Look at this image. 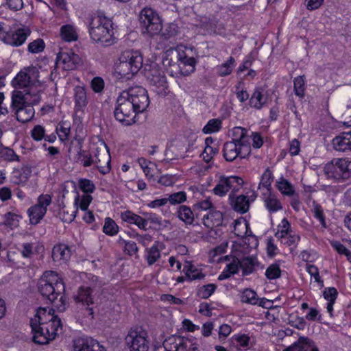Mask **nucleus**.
<instances>
[{
	"label": "nucleus",
	"mask_w": 351,
	"mask_h": 351,
	"mask_svg": "<svg viewBox=\"0 0 351 351\" xmlns=\"http://www.w3.org/2000/svg\"><path fill=\"white\" fill-rule=\"evenodd\" d=\"M311 346L310 339L300 337L298 341L295 342L291 346L287 348L283 351H307Z\"/></svg>",
	"instance_id": "ea45409f"
},
{
	"label": "nucleus",
	"mask_w": 351,
	"mask_h": 351,
	"mask_svg": "<svg viewBox=\"0 0 351 351\" xmlns=\"http://www.w3.org/2000/svg\"><path fill=\"white\" fill-rule=\"evenodd\" d=\"M73 160L75 162L82 165L84 167H90L94 163V159L91 155L87 151L82 150L81 147L78 149Z\"/></svg>",
	"instance_id": "473e14b6"
},
{
	"label": "nucleus",
	"mask_w": 351,
	"mask_h": 351,
	"mask_svg": "<svg viewBox=\"0 0 351 351\" xmlns=\"http://www.w3.org/2000/svg\"><path fill=\"white\" fill-rule=\"evenodd\" d=\"M243 180L238 176L221 178L213 189L214 193L219 196L225 195L229 190L238 191L242 186Z\"/></svg>",
	"instance_id": "f3484780"
},
{
	"label": "nucleus",
	"mask_w": 351,
	"mask_h": 351,
	"mask_svg": "<svg viewBox=\"0 0 351 351\" xmlns=\"http://www.w3.org/2000/svg\"><path fill=\"white\" fill-rule=\"evenodd\" d=\"M334 149L339 152L351 151V130L343 132L336 136L332 141Z\"/></svg>",
	"instance_id": "4be33fe9"
},
{
	"label": "nucleus",
	"mask_w": 351,
	"mask_h": 351,
	"mask_svg": "<svg viewBox=\"0 0 351 351\" xmlns=\"http://www.w3.org/2000/svg\"><path fill=\"white\" fill-rule=\"evenodd\" d=\"M92 199L93 197L89 194H84L82 197L77 195L74 201L75 208L77 210L78 208H80L82 210L86 211L92 202Z\"/></svg>",
	"instance_id": "37998d69"
},
{
	"label": "nucleus",
	"mask_w": 351,
	"mask_h": 351,
	"mask_svg": "<svg viewBox=\"0 0 351 351\" xmlns=\"http://www.w3.org/2000/svg\"><path fill=\"white\" fill-rule=\"evenodd\" d=\"M250 152V145H242L231 141L225 143L223 147V156L228 162H232L237 158H245Z\"/></svg>",
	"instance_id": "dca6fc26"
},
{
	"label": "nucleus",
	"mask_w": 351,
	"mask_h": 351,
	"mask_svg": "<svg viewBox=\"0 0 351 351\" xmlns=\"http://www.w3.org/2000/svg\"><path fill=\"white\" fill-rule=\"evenodd\" d=\"M38 77V69L36 66H29L17 74L12 84L15 88H25L24 90H40L42 83Z\"/></svg>",
	"instance_id": "39448f33"
},
{
	"label": "nucleus",
	"mask_w": 351,
	"mask_h": 351,
	"mask_svg": "<svg viewBox=\"0 0 351 351\" xmlns=\"http://www.w3.org/2000/svg\"><path fill=\"white\" fill-rule=\"evenodd\" d=\"M290 227L291 225L289 221L284 218L281 221V224L278 226V232L276 234V236L280 234L279 237L282 239L285 238L289 233Z\"/></svg>",
	"instance_id": "e2e57ef3"
},
{
	"label": "nucleus",
	"mask_w": 351,
	"mask_h": 351,
	"mask_svg": "<svg viewBox=\"0 0 351 351\" xmlns=\"http://www.w3.org/2000/svg\"><path fill=\"white\" fill-rule=\"evenodd\" d=\"M121 93L126 95L125 99L130 101L131 106L137 114L144 112L149 106V99L147 91L142 86H132Z\"/></svg>",
	"instance_id": "423d86ee"
},
{
	"label": "nucleus",
	"mask_w": 351,
	"mask_h": 351,
	"mask_svg": "<svg viewBox=\"0 0 351 351\" xmlns=\"http://www.w3.org/2000/svg\"><path fill=\"white\" fill-rule=\"evenodd\" d=\"M306 270L308 273L314 278L315 282H317L320 287H324V281L321 279L319 276V273L318 268L313 265H306Z\"/></svg>",
	"instance_id": "0e129e2a"
},
{
	"label": "nucleus",
	"mask_w": 351,
	"mask_h": 351,
	"mask_svg": "<svg viewBox=\"0 0 351 351\" xmlns=\"http://www.w3.org/2000/svg\"><path fill=\"white\" fill-rule=\"evenodd\" d=\"M78 185L79 188L86 193H91L95 189L93 182L88 179H80Z\"/></svg>",
	"instance_id": "052dcab7"
},
{
	"label": "nucleus",
	"mask_w": 351,
	"mask_h": 351,
	"mask_svg": "<svg viewBox=\"0 0 351 351\" xmlns=\"http://www.w3.org/2000/svg\"><path fill=\"white\" fill-rule=\"evenodd\" d=\"M30 326L32 332V340L37 344L44 345L49 343L51 340L50 337L45 335V331L40 329V326H42L39 322L36 321V317L31 319Z\"/></svg>",
	"instance_id": "aec40b11"
},
{
	"label": "nucleus",
	"mask_w": 351,
	"mask_h": 351,
	"mask_svg": "<svg viewBox=\"0 0 351 351\" xmlns=\"http://www.w3.org/2000/svg\"><path fill=\"white\" fill-rule=\"evenodd\" d=\"M167 202L172 205L180 204L186 200V193L184 191H179L170 195L166 197Z\"/></svg>",
	"instance_id": "603ef678"
},
{
	"label": "nucleus",
	"mask_w": 351,
	"mask_h": 351,
	"mask_svg": "<svg viewBox=\"0 0 351 351\" xmlns=\"http://www.w3.org/2000/svg\"><path fill=\"white\" fill-rule=\"evenodd\" d=\"M324 174L328 178L344 181L351 177V160L346 158H333L325 165Z\"/></svg>",
	"instance_id": "20e7f679"
},
{
	"label": "nucleus",
	"mask_w": 351,
	"mask_h": 351,
	"mask_svg": "<svg viewBox=\"0 0 351 351\" xmlns=\"http://www.w3.org/2000/svg\"><path fill=\"white\" fill-rule=\"evenodd\" d=\"M104 80L101 77H95L91 80L90 86L95 93H101L104 88Z\"/></svg>",
	"instance_id": "69168bd1"
},
{
	"label": "nucleus",
	"mask_w": 351,
	"mask_h": 351,
	"mask_svg": "<svg viewBox=\"0 0 351 351\" xmlns=\"http://www.w3.org/2000/svg\"><path fill=\"white\" fill-rule=\"evenodd\" d=\"M267 97L264 94V89L261 87L255 88L250 98V106L257 110L261 109L267 103Z\"/></svg>",
	"instance_id": "a878e982"
},
{
	"label": "nucleus",
	"mask_w": 351,
	"mask_h": 351,
	"mask_svg": "<svg viewBox=\"0 0 351 351\" xmlns=\"http://www.w3.org/2000/svg\"><path fill=\"white\" fill-rule=\"evenodd\" d=\"M125 343L130 351H147V333L141 327L131 328L125 337Z\"/></svg>",
	"instance_id": "1a4fd4ad"
},
{
	"label": "nucleus",
	"mask_w": 351,
	"mask_h": 351,
	"mask_svg": "<svg viewBox=\"0 0 351 351\" xmlns=\"http://www.w3.org/2000/svg\"><path fill=\"white\" fill-rule=\"evenodd\" d=\"M94 163L97 169L102 174H106L110 171V154L106 144L101 149L97 148L95 154Z\"/></svg>",
	"instance_id": "a211bd4d"
},
{
	"label": "nucleus",
	"mask_w": 351,
	"mask_h": 351,
	"mask_svg": "<svg viewBox=\"0 0 351 351\" xmlns=\"http://www.w3.org/2000/svg\"><path fill=\"white\" fill-rule=\"evenodd\" d=\"M281 270L278 264H271L265 271V276L269 280H274L280 277Z\"/></svg>",
	"instance_id": "4d7b16f0"
},
{
	"label": "nucleus",
	"mask_w": 351,
	"mask_h": 351,
	"mask_svg": "<svg viewBox=\"0 0 351 351\" xmlns=\"http://www.w3.org/2000/svg\"><path fill=\"white\" fill-rule=\"evenodd\" d=\"M74 351H106L104 347L92 338H77L73 340Z\"/></svg>",
	"instance_id": "6ab92c4d"
},
{
	"label": "nucleus",
	"mask_w": 351,
	"mask_h": 351,
	"mask_svg": "<svg viewBox=\"0 0 351 351\" xmlns=\"http://www.w3.org/2000/svg\"><path fill=\"white\" fill-rule=\"evenodd\" d=\"M60 36L66 42L75 41L78 38L77 33L74 27L70 24L63 25L60 29Z\"/></svg>",
	"instance_id": "f704fd0d"
},
{
	"label": "nucleus",
	"mask_w": 351,
	"mask_h": 351,
	"mask_svg": "<svg viewBox=\"0 0 351 351\" xmlns=\"http://www.w3.org/2000/svg\"><path fill=\"white\" fill-rule=\"evenodd\" d=\"M36 321L40 324V329L45 331V335L53 340L58 335L59 328H62L60 318L54 315V310L39 308L37 311Z\"/></svg>",
	"instance_id": "7ed1b4c3"
},
{
	"label": "nucleus",
	"mask_w": 351,
	"mask_h": 351,
	"mask_svg": "<svg viewBox=\"0 0 351 351\" xmlns=\"http://www.w3.org/2000/svg\"><path fill=\"white\" fill-rule=\"evenodd\" d=\"M82 63L80 57L71 50H61L57 54L56 67L64 71H71Z\"/></svg>",
	"instance_id": "2eb2a0df"
},
{
	"label": "nucleus",
	"mask_w": 351,
	"mask_h": 351,
	"mask_svg": "<svg viewBox=\"0 0 351 351\" xmlns=\"http://www.w3.org/2000/svg\"><path fill=\"white\" fill-rule=\"evenodd\" d=\"M166 351H199L197 345L191 339L180 335H171L163 341Z\"/></svg>",
	"instance_id": "9d476101"
},
{
	"label": "nucleus",
	"mask_w": 351,
	"mask_h": 351,
	"mask_svg": "<svg viewBox=\"0 0 351 351\" xmlns=\"http://www.w3.org/2000/svg\"><path fill=\"white\" fill-rule=\"evenodd\" d=\"M140 22H155L160 21V17L158 13L151 8H145L138 15Z\"/></svg>",
	"instance_id": "72a5a7b5"
},
{
	"label": "nucleus",
	"mask_w": 351,
	"mask_h": 351,
	"mask_svg": "<svg viewBox=\"0 0 351 351\" xmlns=\"http://www.w3.org/2000/svg\"><path fill=\"white\" fill-rule=\"evenodd\" d=\"M183 271L189 280L202 279L205 275L199 271L191 262H186L184 265Z\"/></svg>",
	"instance_id": "c9c22d12"
},
{
	"label": "nucleus",
	"mask_w": 351,
	"mask_h": 351,
	"mask_svg": "<svg viewBox=\"0 0 351 351\" xmlns=\"http://www.w3.org/2000/svg\"><path fill=\"white\" fill-rule=\"evenodd\" d=\"M219 152V149L217 147H213L211 146H206L203 152L202 153V156L203 160L206 162H209L213 156Z\"/></svg>",
	"instance_id": "680f3d73"
},
{
	"label": "nucleus",
	"mask_w": 351,
	"mask_h": 351,
	"mask_svg": "<svg viewBox=\"0 0 351 351\" xmlns=\"http://www.w3.org/2000/svg\"><path fill=\"white\" fill-rule=\"evenodd\" d=\"M313 212L314 214V217L320 221L322 226L324 228H326L324 210L321 205H319L315 201L313 202Z\"/></svg>",
	"instance_id": "13d9d810"
},
{
	"label": "nucleus",
	"mask_w": 351,
	"mask_h": 351,
	"mask_svg": "<svg viewBox=\"0 0 351 351\" xmlns=\"http://www.w3.org/2000/svg\"><path fill=\"white\" fill-rule=\"evenodd\" d=\"M51 203V197L48 194H42L38 197L37 204L31 206L27 213L32 224H37L45 216L47 206Z\"/></svg>",
	"instance_id": "4468645a"
},
{
	"label": "nucleus",
	"mask_w": 351,
	"mask_h": 351,
	"mask_svg": "<svg viewBox=\"0 0 351 351\" xmlns=\"http://www.w3.org/2000/svg\"><path fill=\"white\" fill-rule=\"evenodd\" d=\"M215 23H197L193 25V30L200 35H207L215 33L213 26Z\"/></svg>",
	"instance_id": "de8ad7c7"
},
{
	"label": "nucleus",
	"mask_w": 351,
	"mask_h": 351,
	"mask_svg": "<svg viewBox=\"0 0 351 351\" xmlns=\"http://www.w3.org/2000/svg\"><path fill=\"white\" fill-rule=\"evenodd\" d=\"M263 195L265 196L264 198L265 205L270 213L277 212L282 208L279 199L271 192L263 193Z\"/></svg>",
	"instance_id": "7c9ffc66"
},
{
	"label": "nucleus",
	"mask_w": 351,
	"mask_h": 351,
	"mask_svg": "<svg viewBox=\"0 0 351 351\" xmlns=\"http://www.w3.org/2000/svg\"><path fill=\"white\" fill-rule=\"evenodd\" d=\"M71 256V250L65 244L56 245L52 250V258L54 261H67Z\"/></svg>",
	"instance_id": "393cba45"
},
{
	"label": "nucleus",
	"mask_w": 351,
	"mask_h": 351,
	"mask_svg": "<svg viewBox=\"0 0 351 351\" xmlns=\"http://www.w3.org/2000/svg\"><path fill=\"white\" fill-rule=\"evenodd\" d=\"M249 229L248 222L241 217L234 220L233 232L237 237H243L247 235Z\"/></svg>",
	"instance_id": "e433bc0d"
},
{
	"label": "nucleus",
	"mask_w": 351,
	"mask_h": 351,
	"mask_svg": "<svg viewBox=\"0 0 351 351\" xmlns=\"http://www.w3.org/2000/svg\"><path fill=\"white\" fill-rule=\"evenodd\" d=\"M45 49V43L42 39H37L28 45V51L36 53L42 51Z\"/></svg>",
	"instance_id": "338daca9"
},
{
	"label": "nucleus",
	"mask_w": 351,
	"mask_h": 351,
	"mask_svg": "<svg viewBox=\"0 0 351 351\" xmlns=\"http://www.w3.org/2000/svg\"><path fill=\"white\" fill-rule=\"evenodd\" d=\"M125 94L120 93L114 111L115 119L124 125H130L135 122L136 111L131 106L130 101L125 99Z\"/></svg>",
	"instance_id": "0eeeda50"
},
{
	"label": "nucleus",
	"mask_w": 351,
	"mask_h": 351,
	"mask_svg": "<svg viewBox=\"0 0 351 351\" xmlns=\"http://www.w3.org/2000/svg\"><path fill=\"white\" fill-rule=\"evenodd\" d=\"M45 134V130L44 127L40 125H36L31 131V136L34 140L36 141H41L44 138Z\"/></svg>",
	"instance_id": "774afa93"
},
{
	"label": "nucleus",
	"mask_w": 351,
	"mask_h": 351,
	"mask_svg": "<svg viewBox=\"0 0 351 351\" xmlns=\"http://www.w3.org/2000/svg\"><path fill=\"white\" fill-rule=\"evenodd\" d=\"M178 33L177 23H162L161 37L167 40L176 36Z\"/></svg>",
	"instance_id": "a19ab883"
},
{
	"label": "nucleus",
	"mask_w": 351,
	"mask_h": 351,
	"mask_svg": "<svg viewBox=\"0 0 351 351\" xmlns=\"http://www.w3.org/2000/svg\"><path fill=\"white\" fill-rule=\"evenodd\" d=\"M241 301L251 304H257L258 298H257V294L254 291L246 289L241 295Z\"/></svg>",
	"instance_id": "8fccbe9b"
},
{
	"label": "nucleus",
	"mask_w": 351,
	"mask_h": 351,
	"mask_svg": "<svg viewBox=\"0 0 351 351\" xmlns=\"http://www.w3.org/2000/svg\"><path fill=\"white\" fill-rule=\"evenodd\" d=\"M239 262L240 267L242 269L244 275L252 274L254 270L255 266L258 265L256 258L249 256L243 257L239 260Z\"/></svg>",
	"instance_id": "4c0bfd02"
},
{
	"label": "nucleus",
	"mask_w": 351,
	"mask_h": 351,
	"mask_svg": "<svg viewBox=\"0 0 351 351\" xmlns=\"http://www.w3.org/2000/svg\"><path fill=\"white\" fill-rule=\"evenodd\" d=\"M277 186L278 190L284 195L291 196L294 193V190L291 183L283 178H280L278 182Z\"/></svg>",
	"instance_id": "3c124183"
},
{
	"label": "nucleus",
	"mask_w": 351,
	"mask_h": 351,
	"mask_svg": "<svg viewBox=\"0 0 351 351\" xmlns=\"http://www.w3.org/2000/svg\"><path fill=\"white\" fill-rule=\"evenodd\" d=\"M232 139L231 142L237 143L242 145H250L249 137L247 130L241 127H235L232 130Z\"/></svg>",
	"instance_id": "2f4dec72"
},
{
	"label": "nucleus",
	"mask_w": 351,
	"mask_h": 351,
	"mask_svg": "<svg viewBox=\"0 0 351 351\" xmlns=\"http://www.w3.org/2000/svg\"><path fill=\"white\" fill-rule=\"evenodd\" d=\"M216 288L215 284L204 285L198 289L197 295L203 299L208 298L215 292Z\"/></svg>",
	"instance_id": "6e6d98bb"
},
{
	"label": "nucleus",
	"mask_w": 351,
	"mask_h": 351,
	"mask_svg": "<svg viewBox=\"0 0 351 351\" xmlns=\"http://www.w3.org/2000/svg\"><path fill=\"white\" fill-rule=\"evenodd\" d=\"M294 93L300 98H303L305 91V80L304 75L296 77L293 80Z\"/></svg>",
	"instance_id": "a18cd8bd"
},
{
	"label": "nucleus",
	"mask_w": 351,
	"mask_h": 351,
	"mask_svg": "<svg viewBox=\"0 0 351 351\" xmlns=\"http://www.w3.org/2000/svg\"><path fill=\"white\" fill-rule=\"evenodd\" d=\"M167 59L169 56H174L178 58V61L184 65L191 66V71H193L196 64V60L193 57H188L184 51H180L178 48H170L166 51Z\"/></svg>",
	"instance_id": "412c9836"
},
{
	"label": "nucleus",
	"mask_w": 351,
	"mask_h": 351,
	"mask_svg": "<svg viewBox=\"0 0 351 351\" xmlns=\"http://www.w3.org/2000/svg\"><path fill=\"white\" fill-rule=\"evenodd\" d=\"M146 77L158 95H165L167 94L168 83L164 71L157 64L150 66V69L146 73Z\"/></svg>",
	"instance_id": "9b49d317"
},
{
	"label": "nucleus",
	"mask_w": 351,
	"mask_h": 351,
	"mask_svg": "<svg viewBox=\"0 0 351 351\" xmlns=\"http://www.w3.org/2000/svg\"><path fill=\"white\" fill-rule=\"evenodd\" d=\"M34 105L27 104L25 106L17 108L15 110L16 119L21 123H26L32 119L34 117Z\"/></svg>",
	"instance_id": "c85d7f7f"
},
{
	"label": "nucleus",
	"mask_w": 351,
	"mask_h": 351,
	"mask_svg": "<svg viewBox=\"0 0 351 351\" xmlns=\"http://www.w3.org/2000/svg\"><path fill=\"white\" fill-rule=\"evenodd\" d=\"M89 34L96 43L110 46L114 43L112 23H90Z\"/></svg>",
	"instance_id": "6e6552de"
},
{
	"label": "nucleus",
	"mask_w": 351,
	"mask_h": 351,
	"mask_svg": "<svg viewBox=\"0 0 351 351\" xmlns=\"http://www.w3.org/2000/svg\"><path fill=\"white\" fill-rule=\"evenodd\" d=\"M0 157L8 161H19V157L11 148L3 147L0 149Z\"/></svg>",
	"instance_id": "5fc2aeb1"
},
{
	"label": "nucleus",
	"mask_w": 351,
	"mask_h": 351,
	"mask_svg": "<svg viewBox=\"0 0 351 351\" xmlns=\"http://www.w3.org/2000/svg\"><path fill=\"white\" fill-rule=\"evenodd\" d=\"M30 31L28 29L20 28L14 32L6 29L0 23V40L3 43L13 47H19L23 45Z\"/></svg>",
	"instance_id": "ddd939ff"
},
{
	"label": "nucleus",
	"mask_w": 351,
	"mask_h": 351,
	"mask_svg": "<svg viewBox=\"0 0 351 351\" xmlns=\"http://www.w3.org/2000/svg\"><path fill=\"white\" fill-rule=\"evenodd\" d=\"M103 232L107 235L114 236L118 233L119 226L113 219L107 217L105 219Z\"/></svg>",
	"instance_id": "49530a36"
},
{
	"label": "nucleus",
	"mask_w": 351,
	"mask_h": 351,
	"mask_svg": "<svg viewBox=\"0 0 351 351\" xmlns=\"http://www.w3.org/2000/svg\"><path fill=\"white\" fill-rule=\"evenodd\" d=\"M221 128V121L217 119H213L208 121L203 128L202 132L204 134H211L218 132Z\"/></svg>",
	"instance_id": "09e8293b"
},
{
	"label": "nucleus",
	"mask_w": 351,
	"mask_h": 351,
	"mask_svg": "<svg viewBox=\"0 0 351 351\" xmlns=\"http://www.w3.org/2000/svg\"><path fill=\"white\" fill-rule=\"evenodd\" d=\"M176 217L185 225H192L195 220V215L191 208L186 205L180 206L176 213Z\"/></svg>",
	"instance_id": "cd10ccee"
},
{
	"label": "nucleus",
	"mask_w": 351,
	"mask_h": 351,
	"mask_svg": "<svg viewBox=\"0 0 351 351\" xmlns=\"http://www.w3.org/2000/svg\"><path fill=\"white\" fill-rule=\"evenodd\" d=\"M38 288L40 293L58 308H60L59 304H56L58 296H60L59 302L63 306L64 305L65 300L62 295L64 291V284L56 272L45 271L38 281Z\"/></svg>",
	"instance_id": "f257e3e1"
},
{
	"label": "nucleus",
	"mask_w": 351,
	"mask_h": 351,
	"mask_svg": "<svg viewBox=\"0 0 351 351\" xmlns=\"http://www.w3.org/2000/svg\"><path fill=\"white\" fill-rule=\"evenodd\" d=\"M158 245L159 243L156 242L151 247L146 249V260L149 265H154L161 256Z\"/></svg>",
	"instance_id": "58836bf2"
},
{
	"label": "nucleus",
	"mask_w": 351,
	"mask_h": 351,
	"mask_svg": "<svg viewBox=\"0 0 351 351\" xmlns=\"http://www.w3.org/2000/svg\"><path fill=\"white\" fill-rule=\"evenodd\" d=\"M234 62V59L230 57L228 60L225 63L217 67V72L220 76H226L230 75L232 71V65Z\"/></svg>",
	"instance_id": "864d4df0"
},
{
	"label": "nucleus",
	"mask_w": 351,
	"mask_h": 351,
	"mask_svg": "<svg viewBox=\"0 0 351 351\" xmlns=\"http://www.w3.org/2000/svg\"><path fill=\"white\" fill-rule=\"evenodd\" d=\"M231 204L234 210L243 214L248 210L250 200L247 196L240 195L236 198L231 199Z\"/></svg>",
	"instance_id": "c756f323"
},
{
	"label": "nucleus",
	"mask_w": 351,
	"mask_h": 351,
	"mask_svg": "<svg viewBox=\"0 0 351 351\" xmlns=\"http://www.w3.org/2000/svg\"><path fill=\"white\" fill-rule=\"evenodd\" d=\"M73 98L75 101V109L77 111L83 110L87 106L88 98L84 87L77 86L73 90Z\"/></svg>",
	"instance_id": "b1692460"
},
{
	"label": "nucleus",
	"mask_w": 351,
	"mask_h": 351,
	"mask_svg": "<svg viewBox=\"0 0 351 351\" xmlns=\"http://www.w3.org/2000/svg\"><path fill=\"white\" fill-rule=\"evenodd\" d=\"M142 64L143 58L138 51H124L117 64L116 73L121 79L129 80L138 71Z\"/></svg>",
	"instance_id": "f03ea898"
},
{
	"label": "nucleus",
	"mask_w": 351,
	"mask_h": 351,
	"mask_svg": "<svg viewBox=\"0 0 351 351\" xmlns=\"http://www.w3.org/2000/svg\"><path fill=\"white\" fill-rule=\"evenodd\" d=\"M202 221L203 224L206 227L213 229L222 224L223 214L219 210L212 209L206 215H204Z\"/></svg>",
	"instance_id": "5701e85b"
},
{
	"label": "nucleus",
	"mask_w": 351,
	"mask_h": 351,
	"mask_svg": "<svg viewBox=\"0 0 351 351\" xmlns=\"http://www.w3.org/2000/svg\"><path fill=\"white\" fill-rule=\"evenodd\" d=\"M59 138L62 141L67 140L70 133V126L66 122H60L56 129Z\"/></svg>",
	"instance_id": "bf43d9fd"
},
{
	"label": "nucleus",
	"mask_w": 351,
	"mask_h": 351,
	"mask_svg": "<svg viewBox=\"0 0 351 351\" xmlns=\"http://www.w3.org/2000/svg\"><path fill=\"white\" fill-rule=\"evenodd\" d=\"M272 181V172L269 169H267L261 176V182L258 184V189L263 188L267 191L265 193H269Z\"/></svg>",
	"instance_id": "c03bdc74"
},
{
	"label": "nucleus",
	"mask_w": 351,
	"mask_h": 351,
	"mask_svg": "<svg viewBox=\"0 0 351 351\" xmlns=\"http://www.w3.org/2000/svg\"><path fill=\"white\" fill-rule=\"evenodd\" d=\"M40 90L14 91L12 96V108L16 110L27 104L35 105L39 103L40 96L39 95Z\"/></svg>",
	"instance_id": "f8f14e48"
},
{
	"label": "nucleus",
	"mask_w": 351,
	"mask_h": 351,
	"mask_svg": "<svg viewBox=\"0 0 351 351\" xmlns=\"http://www.w3.org/2000/svg\"><path fill=\"white\" fill-rule=\"evenodd\" d=\"M162 30V23H147L142 29L143 34H147L149 36L160 35L161 36V31Z\"/></svg>",
	"instance_id": "79ce46f5"
},
{
	"label": "nucleus",
	"mask_w": 351,
	"mask_h": 351,
	"mask_svg": "<svg viewBox=\"0 0 351 351\" xmlns=\"http://www.w3.org/2000/svg\"><path fill=\"white\" fill-rule=\"evenodd\" d=\"M92 293L93 289L90 287H81L78 289L77 294L74 297V300L76 302L89 306L94 303Z\"/></svg>",
	"instance_id": "bb28decb"
}]
</instances>
